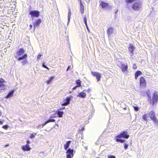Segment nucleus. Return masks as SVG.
I'll return each mask as SVG.
<instances>
[{
    "mask_svg": "<svg viewBox=\"0 0 158 158\" xmlns=\"http://www.w3.org/2000/svg\"><path fill=\"white\" fill-rule=\"evenodd\" d=\"M47 124V123L46 122V121L43 124H42L41 125H40L39 126H38V127H44V126L46 124Z\"/></svg>",
    "mask_w": 158,
    "mask_h": 158,
    "instance_id": "nucleus-31",
    "label": "nucleus"
},
{
    "mask_svg": "<svg viewBox=\"0 0 158 158\" xmlns=\"http://www.w3.org/2000/svg\"><path fill=\"white\" fill-rule=\"evenodd\" d=\"M76 84L77 85V86H81V81L80 80H78L76 81Z\"/></svg>",
    "mask_w": 158,
    "mask_h": 158,
    "instance_id": "nucleus-27",
    "label": "nucleus"
},
{
    "mask_svg": "<svg viewBox=\"0 0 158 158\" xmlns=\"http://www.w3.org/2000/svg\"><path fill=\"white\" fill-rule=\"evenodd\" d=\"M27 144H28V145H29V144L30 143V142L29 140H27Z\"/></svg>",
    "mask_w": 158,
    "mask_h": 158,
    "instance_id": "nucleus-48",
    "label": "nucleus"
},
{
    "mask_svg": "<svg viewBox=\"0 0 158 158\" xmlns=\"http://www.w3.org/2000/svg\"><path fill=\"white\" fill-rule=\"evenodd\" d=\"M55 78L54 76L51 77L47 81V82L48 84H50L52 81V80Z\"/></svg>",
    "mask_w": 158,
    "mask_h": 158,
    "instance_id": "nucleus-26",
    "label": "nucleus"
},
{
    "mask_svg": "<svg viewBox=\"0 0 158 158\" xmlns=\"http://www.w3.org/2000/svg\"><path fill=\"white\" fill-rule=\"evenodd\" d=\"M71 15V11H70V9L68 11V22L67 23V25L69 24L70 22V17Z\"/></svg>",
    "mask_w": 158,
    "mask_h": 158,
    "instance_id": "nucleus-18",
    "label": "nucleus"
},
{
    "mask_svg": "<svg viewBox=\"0 0 158 158\" xmlns=\"http://www.w3.org/2000/svg\"><path fill=\"white\" fill-rule=\"evenodd\" d=\"M133 68L134 69H136L137 68L135 64H134L133 66Z\"/></svg>",
    "mask_w": 158,
    "mask_h": 158,
    "instance_id": "nucleus-44",
    "label": "nucleus"
},
{
    "mask_svg": "<svg viewBox=\"0 0 158 158\" xmlns=\"http://www.w3.org/2000/svg\"><path fill=\"white\" fill-rule=\"evenodd\" d=\"M71 93V91H70L69 92V93Z\"/></svg>",
    "mask_w": 158,
    "mask_h": 158,
    "instance_id": "nucleus-58",
    "label": "nucleus"
},
{
    "mask_svg": "<svg viewBox=\"0 0 158 158\" xmlns=\"http://www.w3.org/2000/svg\"><path fill=\"white\" fill-rule=\"evenodd\" d=\"M70 100V97H67L65 100L64 102L62 104V106H65L68 105L69 104Z\"/></svg>",
    "mask_w": 158,
    "mask_h": 158,
    "instance_id": "nucleus-9",
    "label": "nucleus"
},
{
    "mask_svg": "<svg viewBox=\"0 0 158 158\" xmlns=\"http://www.w3.org/2000/svg\"><path fill=\"white\" fill-rule=\"evenodd\" d=\"M149 115L151 119L155 117V113L153 111L150 112L149 114Z\"/></svg>",
    "mask_w": 158,
    "mask_h": 158,
    "instance_id": "nucleus-21",
    "label": "nucleus"
},
{
    "mask_svg": "<svg viewBox=\"0 0 158 158\" xmlns=\"http://www.w3.org/2000/svg\"><path fill=\"white\" fill-rule=\"evenodd\" d=\"M56 114H57L58 116L60 117L61 118L63 116V115L64 114V112L63 111H60V110H57L56 111Z\"/></svg>",
    "mask_w": 158,
    "mask_h": 158,
    "instance_id": "nucleus-16",
    "label": "nucleus"
},
{
    "mask_svg": "<svg viewBox=\"0 0 158 158\" xmlns=\"http://www.w3.org/2000/svg\"><path fill=\"white\" fill-rule=\"evenodd\" d=\"M84 130V128H82L81 129V131H83V130Z\"/></svg>",
    "mask_w": 158,
    "mask_h": 158,
    "instance_id": "nucleus-54",
    "label": "nucleus"
},
{
    "mask_svg": "<svg viewBox=\"0 0 158 158\" xmlns=\"http://www.w3.org/2000/svg\"><path fill=\"white\" fill-rule=\"evenodd\" d=\"M41 21L40 19H39L35 21L33 23L34 28L37 27L41 23Z\"/></svg>",
    "mask_w": 158,
    "mask_h": 158,
    "instance_id": "nucleus-11",
    "label": "nucleus"
},
{
    "mask_svg": "<svg viewBox=\"0 0 158 158\" xmlns=\"http://www.w3.org/2000/svg\"><path fill=\"white\" fill-rule=\"evenodd\" d=\"M42 66H43V67L44 68H46V69H47L48 70H49V68H48V67H47L46 65L44 64V63L43 64H42Z\"/></svg>",
    "mask_w": 158,
    "mask_h": 158,
    "instance_id": "nucleus-38",
    "label": "nucleus"
},
{
    "mask_svg": "<svg viewBox=\"0 0 158 158\" xmlns=\"http://www.w3.org/2000/svg\"><path fill=\"white\" fill-rule=\"evenodd\" d=\"M108 3L102 1L100 3V5L102 8H105L108 5Z\"/></svg>",
    "mask_w": 158,
    "mask_h": 158,
    "instance_id": "nucleus-13",
    "label": "nucleus"
},
{
    "mask_svg": "<svg viewBox=\"0 0 158 158\" xmlns=\"http://www.w3.org/2000/svg\"><path fill=\"white\" fill-rule=\"evenodd\" d=\"M107 157L108 158H116L115 156L111 155H109Z\"/></svg>",
    "mask_w": 158,
    "mask_h": 158,
    "instance_id": "nucleus-35",
    "label": "nucleus"
},
{
    "mask_svg": "<svg viewBox=\"0 0 158 158\" xmlns=\"http://www.w3.org/2000/svg\"><path fill=\"white\" fill-rule=\"evenodd\" d=\"M22 148L23 150L24 151H30L31 149L28 144L22 146Z\"/></svg>",
    "mask_w": 158,
    "mask_h": 158,
    "instance_id": "nucleus-10",
    "label": "nucleus"
},
{
    "mask_svg": "<svg viewBox=\"0 0 158 158\" xmlns=\"http://www.w3.org/2000/svg\"><path fill=\"white\" fill-rule=\"evenodd\" d=\"M142 6L141 2L140 1H137L133 5L132 8L135 11H138L141 9Z\"/></svg>",
    "mask_w": 158,
    "mask_h": 158,
    "instance_id": "nucleus-2",
    "label": "nucleus"
},
{
    "mask_svg": "<svg viewBox=\"0 0 158 158\" xmlns=\"http://www.w3.org/2000/svg\"><path fill=\"white\" fill-rule=\"evenodd\" d=\"M86 96V94L85 93L83 92H81L79 93L77 95V97H80L82 98H85Z\"/></svg>",
    "mask_w": 158,
    "mask_h": 158,
    "instance_id": "nucleus-12",
    "label": "nucleus"
},
{
    "mask_svg": "<svg viewBox=\"0 0 158 158\" xmlns=\"http://www.w3.org/2000/svg\"><path fill=\"white\" fill-rule=\"evenodd\" d=\"M158 100V92H155L154 93L153 96L152 97V105H153L154 103L156 102Z\"/></svg>",
    "mask_w": 158,
    "mask_h": 158,
    "instance_id": "nucleus-7",
    "label": "nucleus"
},
{
    "mask_svg": "<svg viewBox=\"0 0 158 158\" xmlns=\"http://www.w3.org/2000/svg\"><path fill=\"white\" fill-rule=\"evenodd\" d=\"M2 115V113H1L0 112V116L1 115Z\"/></svg>",
    "mask_w": 158,
    "mask_h": 158,
    "instance_id": "nucleus-56",
    "label": "nucleus"
},
{
    "mask_svg": "<svg viewBox=\"0 0 158 158\" xmlns=\"http://www.w3.org/2000/svg\"><path fill=\"white\" fill-rule=\"evenodd\" d=\"M142 73L139 71H138L137 72H136L135 73V78L136 79H137L138 77L140 75H141L142 74Z\"/></svg>",
    "mask_w": 158,
    "mask_h": 158,
    "instance_id": "nucleus-19",
    "label": "nucleus"
},
{
    "mask_svg": "<svg viewBox=\"0 0 158 158\" xmlns=\"http://www.w3.org/2000/svg\"><path fill=\"white\" fill-rule=\"evenodd\" d=\"M56 113H55L54 115V116H50V118H54L55 117H56Z\"/></svg>",
    "mask_w": 158,
    "mask_h": 158,
    "instance_id": "nucleus-45",
    "label": "nucleus"
},
{
    "mask_svg": "<svg viewBox=\"0 0 158 158\" xmlns=\"http://www.w3.org/2000/svg\"><path fill=\"white\" fill-rule=\"evenodd\" d=\"M2 123H3L0 120V124H2Z\"/></svg>",
    "mask_w": 158,
    "mask_h": 158,
    "instance_id": "nucleus-52",
    "label": "nucleus"
},
{
    "mask_svg": "<svg viewBox=\"0 0 158 158\" xmlns=\"http://www.w3.org/2000/svg\"><path fill=\"white\" fill-rule=\"evenodd\" d=\"M92 74L95 77L97 80V82H98L100 80L101 75L100 73L96 72H91Z\"/></svg>",
    "mask_w": 158,
    "mask_h": 158,
    "instance_id": "nucleus-6",
    "label": "nucleus"
},
{
    "mask_svg": "<svg viewBox=\"0 0 158 158\" xmlns=\"http://www.w3.org/2000/svg\"><path fill=\"white\" fill-rule=\"evenodd\" d=\"M29 14L31 15L32 19L35 17H38L40 15V12L37 10H31L29 12Z\"/></svg>",
    "mask_w": 158,
    "mask_h": 158,
    "instance_id": "nucleus-4",
    "label": "nucleus"
},
{
    "mask_svg": "<svg viewBox=\"0 0 158 158\" xmlns=\"http://www.w3.org/2000/svg\"><path fill=\"white\" fill-rule=\"evenodd\" d=\"M51 118L46 121V122L47 123L51 122H54L55 121V120L54 119H51Z\"/></svg>",
    "mask_w": 158,
    "mask_h": 158,
    "instance_id": "nucleus-29",
    "label": "nucleus"
},
{
    "mask_svg": "<svg viewBox=\"0 0 158 158\" xmlns=\"http://www.w3.org/2000/svg\"><path fill=\"white\" fill-rule=\"evenodd\" d=\"M65 107H62L60 109L61 110H64L65 109Z\"/></svg>",
    "mask_w": 158,
    "mask_h": 158,
    "instance_id": "nucleus-51",
    "label": "nucleus"
},
{
    "mask_svg": "<svg viewBox=\"0 0 158 158\" xmlns=\"http://www.w3.org/2000/svg\"><path fill=\"white\" fill-rule=\"evenodd\" d=\"M129 137V135L128 134V132L126 131H124L120 133L119 135L116 136V138H123L127 139Z\"/></svg>",
    "mask_w": 158,
    "mask_h": 158,
    "instance_id": "nucleus-3",
    "label": "nucleus"
},
{
    "mask_svg": "<svg viewBox=\"0 0 158 158\" xmlns=\"http://www.w3.org/2000/svg\"><path fill=\"white\" fill-rule=\"evenodd\" d=\"M84 22L85 25H87V19L85 17L84 18Z\"/></svg>",
    "mask_w": 158,
    "mask_h": 158,
    "instance_id": "nucleus-36",
    "label": "nucleus"
},
{
    "mask_svg": "<svg viewBox=\"0 0 158 158\" xmlns=\"http://www.w3.org/2000/svg\"><path fill=\"white\" fill-rule=\"evenodd\" d=\"M85 26H86L87 29H88V30H89V28H88V26H87V25H85Z\"/></svg>",
    "mask_w": 158,
    "mask_h": 158,
    "instance_id": "nucleus-50",
    "label": "nucleus"
},
{
    "mask_svg": "<svg viewBox=\"0 0 158 158\" xmlns=\"http://www.w3.org/2000/svg\"><path fill=\"white\" fill-rule=\"evenodd\" d=\"M116 141L117 142H120L121 143H123L126 141L125 140H123L119 139V138H116Z\"/></svg>",
    "mask_w": 158,
    "mask_h": 158,
    "instance_id": "nucleus-25",
    "label": "nucleus"
},
{
    "mask_svg": "<svg viewBox=\"0 0 158 158\" xmlns=\"http://www.w3.org/2000/svg\"><path fill=\"white\" fill-rule=\"evenodd\" d=\"M71 143V141H67L66 143L64 145V148L65 150H67L69 147V145Z\"/></svg>",
    "mask_w": 158,
    "mask_h": 158,
    "instance_id": "nucleus-17",
    "label": "nucleus"
},
{
    "mask_svg": "<svg viewBox=\"0 0 158 158\" xmlns=\"http://www.w3.org/2000/svg\"><path fill=\"white\" fill-rule=\"evenodd\" d=\"M5 81L2 78H1L0 79V83H5Z\"/></svg>",
    "mask_w": 158,
    "mask_h": 158,
    "instance_id": "nucleus-41",
    "label": "nucleus"
},
{
    "mask_svg": "<svg viewBox=\"0 0 158 158\" xmlns=\"http://www.w3.org/2000/svg\"><path fill=\"white\" fill-rule=\"evenodd\" d=\"M70 67H71V66H68V68H67V71H68V70H69L70 69Z\"/></svg>",
    "mask_w": 158,
    "mask_h": 158,
    "instance_id": "nucleus-47",
    "label": "nucleus"
},
{
    "mask_svg": "<svg viewBox=\"0 0 158 158\" xmlns=\"http://www.w3.org/2000/svg\"><path fill=\"white\" fill-rule=\"evenodd\" d=\"M14 90H13L10 91L8 94L5 97V98H9L12 97L13 96V94L14 93Z\"/></svg>",
    "mask_w": 158,
    "mask_h": 158,
    "instance_id": "nucleus-15",
    "label": "nucleus"
},
{
    "mask_svg": "<svg viewBox=\"0 0 158 158\" xmlns=\"http://www.w3.org/2000/svg\"><path fill=\"white\" fill-rule=\"evenodd\" d=\"M74 152L73 149H71L70 148L68 149L66 152L67 158H72L74 156Z\"/></svg>",
    "mask_w": 158,
    "mask_h": 158,
    "instance_id": "nucleus-5",
    "label": "nucleus"
},
{
    "mask_svg": "<svg viewBox=\"0 0 158 158\" xmlns=\"http://www.w3.org/2000/svg\"><path fill=\"white\" fill-rule=\"evenodd\" d=\"M35 137V136L33 134H31V135L30 136V138L31 139H32L33 138Z\"/></svg>",
    "mask_w": 158,
    "mask_h": 158,
    "instance_id": "nucleus-43",
    "label": "nucleus"
},
{
    "mask_svg": "<svg viewBox=\"0 0 158 158\" xmlns=\"http://www.w3.org/2000/svg\"><path fill=\"white\" fill-rule=\"evenodd\" d=\"M25 50L23 48H20L17 51L15 57L16 58H18L19 61L26 59L27 57V55L26 54L22 56Z\"/></svg>",
    "mask_w": 158,
    "mask_h": 158,
    "instance_id": "nucleus-1",
    "label": "nucleus"
},
{
    "mask_svg": "<svg viewBox=\"0 0 158 158\" xmlns=\"http://www.w3.org/2000/svg\"><path fill=\"white\" fill-rule=\"evenodd\" d=\"M134 109L136 111H137L139 110V108L137 106H134Z\"/></svg>",
    "mask_w": 158,
    "mask_h": 158,
    "instance_id": "nucleus-40",
    "label": "nucleus"
},
{
    "mask_svg": "<svg viewBox=\"0 0 158 158\" xmlns=\"http://www.w3.org/2000/svg\"><path fill=\"white\" fill-rule=\"evenodd\" d=\"M127 68V66L125 64H122V70L123 72H124L126 70Z\"/></svg>",
    "mask_w": 158,
    "mask_h": 158,
    "instance_id": "nucleus-20",
    "label": "nucleus"
},
{
    "mask_svg": "<svg viewBox=\"0 0 158 158\" xmlns=\"http://www.w3.org/2000/svg\"><path fill=\"white\" fill-rule=\"evenodd\" d=\"M2 133V132L0 131V133Z\"/></svg>",
    "mask_w": 158,
    "mask_h": 158,
    "instance_id": "nucleus-57",
    "label": "nucleus"
},
{
    "mask_svg": "<svg viewBox=\"0 0 158 158\" xmlns=\"http://www.w3.org/2000/svg\"><path fill=\"white\" fill-rule=\"evenodd\" d=\"M42 55V54L39 53L38 54V56L37 57V59H40V57H41V56Z\"/></svg>",
    "mask_w": 158,
    "mask_h": 158,
    "instance_id": "nucleus-37",
    "label": "nucleus"
},
{
    "mask_svg": "<svg viewBox=\"0 0 158 158\" xmlns=\"http://www.w3.org/2000/svg\"><path fill=\"white\" fill-rule=\"evenodd\" d=\"M21 63L23 64V65H24L27 63V60H25L22 61Z\"/></svg>",
    "mask_w": 158,
    "mask_h": 158,
    "instance_id": "nucleus-34",
    "label": "nucleus"
},
{
    "mask_svg": "<svg viewBox=\"0 0 158 158\" xmlns=\"http://www.w3.org/2000/svg\"><path fill=\"white\" fill-rule=\"evenodd\" d=\"M36 133H35V135H36Z\"/></svg>",
    "mask_w": 158,
    "mask_h": 158,
    "instance_id": "nucleus-59",
    "label": "nucleus"
},
{
    "mask_svg": "<svg viewBox=\"0 0 158 158\" xmlns=\"http://www.w3.org/2000/svg\"><path fill=\"white\" fill-rule=\"evenodd\" d=\"M149 92V91H147V94L148 96V98H150V99L151 101V102H150L151 103V96L150 95H149L148 94V92Z\"/></svg>",
    "mask_w": 158,
    "mask_h": 158,
    "instance_id": "nucleus-39",
    "label": "nucleus"
},
{
    "mask_svg": "<svg viewBox=\"0 0 158 158\" xmlns=\"http://www.w3.org/2000/svg\"><path fill=\"white\" fill-rule=\"evenodd\" d=\"M30 28H31L32 27V25H30Z\"/></svg>",
    "mask_w": 158,
    "mask_h": 158,
    "instance_id": "nucleus-55",
    "label": "nucleus"
},
{
    "mask_svg": "<svg viewBox=\"0 0 158 158\" xmlns=\"http://www.w3.org/2000/svg\"><path fill=\"white\" fill-rule=\"evenodd\" d=\"M4 83H0V89L1 90H4L5 89V84Z\"/></svg>",
    "mask_w": 158,
    "mask_h": 158,
    "instance_id": "nucleus-23",
    "label": "nucleus"
},
{
    "mask_svg": "<svg viewBox=\"0 0 158 158\" xmlns=\"http://www.w3.org/2000/svg\"><path fill=\"white\" fill-rule=\"evenodd\" d=\"M140 84L141 87H144L146 85V81L143 77H141L140 78Z\"/></svg>",
    "mask_w": 158,
    "mask_h": 158,
    "instance_id": "nucleus-8",
    "label": "nucleus"
},
{
    "mask_svg": "<svg viewBox=\"0 0 158 158\" xmlns=\"http://www.w3.org/2000/svg\"><path fill=\"white\" fill-rule=\"evenodd\" d=\"M152 120L154 121L155 124L157 125H158V120L156 117L152 119Z\"/></svg>",
    "mask_w": 158,
    "mask_h": 158,
    "instance_id": "nucleus-28",
    "label": "nucleus"
},
{
    "mask_svg": "<svg viewBox=\"0 0 158 158\" xmlns=\"http://www.w3.org/2000/svg\"><path fill=\"white\" fill-rule=\"evenodd\" d=\"M9 126L7 125H4L2 126V128L5 130H6L8 127Z\"/></svg>",
    "mask_w": 158,
    "mask_h": 158,
    "instance_id": "nucleus-33",
    "label": "nucleus"
},
{
    "mask_svg": "<svg viewBox=\"0 0 158 158\" xmlns=\"http://www.w3.org/2000/svg\"><path fill=\"white\" fill-rule=\"evenodd\" d=\"M113 31V28L112 27L108 28L107 30V33L108 35H110L111 34Z\"/></svg>",
    "mask_w": 158,
    "mask_h": 158,
    "instance_id": "nucleus-22",
    "label": "nucleus"
},
{
    "mask_svg": "<svg viewBox=\"0 0 158 158\" xmlns=\"http://www.w3.org/2000/svg\"><path fill=\"white\" fill-rule=\"evenodd\" d=\"M124 144L125 145L124 146V148L125 149H127L128 147V145L126 144V143H124Z\"/></svg>",
    "mask_w": 158,
    "mask_h": 158,
    "instance_id": "nucleus-42",
    "label": "nucleus"
},
{
    "mask_svg": "<svg viewBox=\"0 0 158 158\" xmlns=\"http://www.w3.org/2000/svg\"><path fill=\"white\" fill-rule=\"evenodd\" d=\"M147 115L146 114H144L142 117V118L145 121H147V120L146 118Z\"/></svg>",
    "mask_w": 158,
    "mask_h": 158,
    "instance_id": "nucleus-32",
    "label": "nucleus"
},
{
    "mask_svg": "<svg viewBox=\"0 0 158 158\" xmlns=\"http://www.w3.org/2000/svg\"><path fill=\"white\" fill-rule=\"evenodd\" d=\"M86 91H87V92H89L90 91V89H88L87 90H86Z\"/></svg>",
    "mask_w": 158,
    "mask_h": 158,
    "instance_id": "nucleus-49",
    "label": "nucleus"
},
{
    "mask_svg": "<svg viewBox=\"0 0 158 158\" xmlns=\"http://www.w3.org/2000/svg\"><path fill=\"white\" fill-rule=\"evenodd\" d=\"M118 10H117L115 11V14H116L117 13V12H118Z\"/></svg>",
    "mask_w": 158,
    "mask_h": 158,
    "instance_id": "nucleus-53",
    "label": "nucleus"
},
{
    "mask_svg": "<svg viewBox=\"0 0 158 158\" xmlns=\"http://www.w3.org/2000/svg\"><path fill=\"white\" fill-rule=\"evenodd\" d=\"M80 8L81 13V14H83L84 13V7L81 1H80Z\"/></svg>",
    "mask_w": 158,
    "mask_h": 158,
    "instance_id": "nucleus-14",
    "label": "nucleus"
},
{
    "mask_svg": "<svg viewBox=\"0 0 158 158\" xmlns=\"http://www.w3.org/2000/svg\"><path fill=\"white\" fill-rule=\"evenodd\" d=\"M77 86H76L75 87H74L73 88V90H75L77 88Z\"/></svg>",
    "mask_w": 158,
    "mask_h": 158,
    "instance_id": "nucleus-46",
    "label": "nucleus"
},
{
    "mask_svg": "<svg viewBox=\"0 0 158 158\" xmlns=\"http://www.w3.org/2000/svg\"><path fill=\"white\" fill-rule=\"evenodd\" d=\"M134 48H135L132 45H131L129 47L128 50L130 51V52L133 53L134 52Z\"/></svg>",
    "mask_w": 158,
    "mask_h": 158,
    "instance_id": "nucleus-24",
    "label": "nucleus"
},
{
    "mask_svg": "<svg viewBox=\"0 0 158 158\" xmlns=\"http://www.w3.org/2000/svg\"><path fill=\"white\" fill-rule=\"evenodd\" d=\"M135 0H126V2L127 3H130L132 2Z\"/></svg>",
    "mask_w": 158,
    "mask_h": 158,
    "instance_id": "nucleus-30",
    "label": "nucleus"
}]
</instances>
